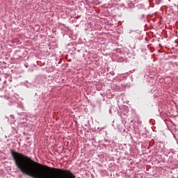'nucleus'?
Listing matches in <instances>:
<instances>
[{"mask_svg": "<svg viewBox=\"0 0 178 178\" xmlns=\"http://www.w3.org/2000/svg\"><path fill=\"white\" fill-rule=\"evenodd\" d=\"M15 166L26 176L33 178H76L69 170L52 168L24 156L22 153L11 151Z\"/></svg>", "mask_w": 178, "mask_h": 178, "instance_id": "obj_1", "label": "nucleus"}, {"mask_svg": "<svg viewBox=\"0 0 178 178\" xmlns=\"http://www.w3.org/2000/svg\"><path fill=\"white\" fill-rule=\"evenodd\" d=\"M156 5H159L161 3V0H154Z\"/></svg>", "mask_w": 178, "mask_h": 178, "instance_id": "obj_2", "label": "nucleus"}]
</instances>
